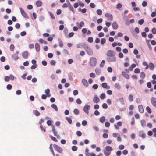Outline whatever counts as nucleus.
<instances>
[{"instance_id": "15", "label": "nucleus", "mask_w": 156, "mask_h": 156, "mask_svg": "<svg viewBox=\"0 0 156 156\" xmlns=\"http://www.w3.org/2000/svg\"><path fill=\"white\" fill-rule=\"evenodd\" d=\"M35 48L37 51L39 52L40 49V45L39 43H37L35 44Z\"/></svg>"}, {"instance_id": "5", "label": "nucleus", "mask_w": 156, "mask_h": 156, "mask_svg": "<svg viewBox=\"0 0 156 156\" xmlns=\"http://www.w3.org/2000/svg\"><path fill=\"white\" fill-rule=\"evenodd\" d=\"M51 127L52 128V131L54 136H56L57 138H58L59 137V135L57 134V132L56 130L55 127L54 125L51 126Z\"/></svg>"}, {"instance_id": "55", "label": "nucleus", "mask_w": 156, "mask_h": 156, "mask_svg": "<svg viewBox=\"0 0 156 156\" xmlns=\"http://www.w3.org/2000/svg\"><path fill=\"white\" fill-rule=\"evenodd\" d=\"M10 48L11 51H12L14 48V46L13 44H11L10 46Z\"/></svg>"}, {"instance_id": "19", "label": "nucleus", "mask_w": 156, "mask_h": 156, "mask_svg": "<svg viewBox=\"0 0 156 156\" xmlns=\"http://www.w3.org/2000/svg\"><path fill=\"white\" fill-rule=\"evenodd\" d=\"M36 4L37 6L40 7L42 5V3L41 1L40 0H38L36 2Z\"/></svg>"}, {"instance_id": "53", "label": "nucleus", "mask_w": 156, "mask_h": 156, "mask_svg": "<svg viewBox=\"0 0 156 156\" xmlns=\"http://www.w3.org/2000/svg\"><path fill=\"white\" fill-rule=\"evenodd\" d=\"M0 60L2 62H4L5 60V58L4 56H2L0 58Z\"/></svg>"}, {"instance_id": "23", "label": "nucleus", "mask_w": 156, "mask_h": 156, "mask_svg": "<svg viewBox=\"0 0 156 156\" xmlns=\"http://www.w3.org/2000/svg\"><path fill=\"white\" fill-rule=\"evenodd\" d=\"M105 116H102L99 119L100 122L101 123H103L105 120Z\"/></svg>"}, {"instance_id": "24", "label": "nucleus", "mask_w": 156, "mask_h": 156, "mask_svg": "<svg viewBox=\"0 0 156 156\" xmlns=\"http://www.w3.org/2000/svg\"><path fill=\"white\" fill-rule=\"evenodd\" d=\"M84 25V23L83 21H81L78 27L79 28L81 29Z\"/></svg>"}, {"instance_id": "27", "label": "nucleus", "mask_w": 156, "mask_h": 156, "mask_svg": "<svg viewBox=\"0 0 156 156\" xmlns=\"http://www.w3.org/2000/svg\"><path fill=\"white\" fill-rule=\"evenodd\" d=\"M95 72L97 74L99 75L101 73V70L100 69L96 68L95 70Z\"/></svg>"}, {"instance_id": "57", "label": "nucleus", "mask_w": 156, "mask_h": 156, "mask_svg": "<svg viewBox=\"0 0 156 156\" xmlns=\"http://www.w3.org/2000/svg\"><path fill=\"white\" fill-rule=\"evenodd\" d=\"M107 93L108 95H112V90H108L107 91Z\"/></svg>"}, {"instance_id": "40", "label": "nucleus", "mask_w": 156, "mask_h": 156, "mask_svg": "<svg viewBox=\"0 0 156 156\" xmlns=\"http://www.w3.org/2000/svg\"><path fill=\"white\" fill-rule=\"evenodd\" d=\"M93 38L91 37H90L88 38L87 41L90 43H92L93 42Z\"/></svg>"}, {"instance_id": "64", "label": "nucleus", "mask_w": 156, "mask_h": 156, "mask_svg": "<svg viewBox=\"0 0 156 156\" xmlns=\"http://www.w3.org/2000/svg\"><path fill=\"white\" fill-rule=\"evenodd\" d=\"M102 27L101 26H98L97 27V30L98 31H100L102 29Z\"/></svg>"}, {"instance_id": "20", "label": "nucleus", "mask_w": 156, "mask_h": 156, "mask_svg": "<svg viewBox=\"0 0 156 156\" xmlns=\"http://www.w3.org/2000/svg\"><path fill=\"white\" fill-rule=\"evenodd\" d=\"M149 68L150 69L152 70H153L154 68V64L151 63L150 62L149 63Z\"/></svg>"}, {"instance_id": "34", "label": "nucleus", "mask_w": 156, "mask_h": 156, "mask_svg": "<svg viewBox=\"0 0 156 156\" xmlns=\"http://www.w3.org/2000/svg\"><path fill=\"white\" fill-rule=\"evenodd\" d=\"M106 97L105 95V93L101 94L100 96V98L101 99H103Z\"/></svg>"}, {"instance_id": "16", "label": "nucleus", "mask_w": 156, "mask_h": 156, "mask_svg": "<svg viewBox=\"0 0 156 156\" xmlns=\"http://www.w3.org/2000/svg\"><path fill=\"white\" fill-rule=\"evenodd\" d=\"M101 86L103 88L106 89H109L110 88V87L109 86H108L107 83H102Z\"/></svg>"}, {"instance_id": "29", "label": "nucleus", "mask_w": 156, "mask_h": 156, "mask_svg": "<svg viewBox=\"0 0 156 156\" xmlns=\"http://www.w3.org/2000/svg\"><path fill=\"white\" fill-rule=\"evenodd\" d=\"M49 136H50V137L54 141L56 142H58V140L56 139V138L55 137L52 136V135H49Z\"/></svg>"}, {"instance_id": "61", "label": "nucleus", "mask_w": 156, "mask_h": 156, "mask_svg": "<svg viewBox=\"0 0 156 156\" xmlns=\"http://www.w3.org/2000/svg\"><path fill=\"white\" fill-rule=\"evenodd\" d=\"M119 57L120 58H122L123 57V54L122 52H120L118 54Z\"/></svg>"}, {"instance_id": "59", "label": "nucleus", "mask_w": 156, "mask_h": 156, "mask_svg": "<svg viewBox=\"0 0 156 156\" xmlns=\"http://www.w3.org/2000/svg\"><path fill=\"white\" fill-rule=\"evenodd\" d=\"M94 114L95 115L98 116L100 114V112L98 110H95L94 112Z\"/></svg>"}, {"instance_id": "48", "label": "nucleus", "mask_w": 156, "mask_h": 156, "mask_svg": "<svg viewBox=\"0 0 156 156\" xmlns=\"http://www.w3.org/2000/svg\"><path fill=\"white\" fill-rule=\"evenodd\" d=\"M147 2L146 1H144L143 2L142 5L143 7H145L147 5Z\"/></svg>"}, {"instance_id": "35", "label": "nucleus", "mask_w": 156, "mask_h": 156, "mask_svg": "<svg viewBox=\"0 0 156 156\" xmlns=\"http://www.w3.org/2000/svg\"><path fill=\"white\" fill-rule=\"evenodd\" d=\"M59 46L61 48L63 46V44L61 40H60L59 41Z\"/></svg>"}, {"instance_id": "6", "label": "nucleus", "mask_w": 156, "mask_h": 156, "mask_svg": "<svg viewBox=\"0 0 156 156\" xmlns=\"http://www.w3.org/2000/svg\"><path fill=\"white\" fill-rule=\"evenodd\" d=\"M90 105H86L84 107L83 111L87 114H88L89 112L88 110L90 109Z\"/></svg>"}, {"instance_id": "17", "label": "nucleus", "mask_w": 156, "mask_h": 156, "mask_svg": "<svg viewBox=\"0 0 156 156\" xmlns=\"http://www.w3.org/2000/svg\"><path fill=\"white\" fill-rule=\"evenodd\" d=\"M138 109L139 112L142 113L144 112V110L142 106L141 105H139L138 106Z\"/></svg>"}, {"instance_id": "41", "label": "nucleus", "mask_w": 156, "mask_h": 156, "mask_svg": "<svg viewBox=\"0 0 156 156\" xmlns=\"http://www.w3.org/2000/svg\"><path fill=\"white\" fill-rule=\"evenodd\" d=\"M72 150L73 151H76L77 150V147L76 146H73L72 147Z\"/></svg>"}, {"instance_id": "18", "label": "nucleus", "mask_w": 156, "mask_h": 156, "mask_svg": "<svg viewBox=\"0 0 156 156\" xmlns=\"http://www.w3.org/2000/svg\"><path fill=\"white\" fill-rule=\"evenodd\" d=\"M93 101L94 103H98L100 101V99L98 97H94L93 98Z\"/></svg>"}, {"instance_id": "30", "label": "nucleus", "mask_w": 156, "mask_h": 156, "mask_svg": "<svg viewBox=\"0 0 156 156\" xmlns=\"http://www.w3.org/2000/svg\"><path fill=\"white\" fill-rule=\"evenodd\" d=\"M33 113L36 116H39L40 115V112L37 110L34 111Z\"/></svg>"}, {"instance_id": "44", "label": "nucleus", "mask_w": 156, "mask_h": 156, "mask_svg": "<svg viewBox=\"0 0 156 156\" xmlns=\"http://www.w3.org/2000/svg\"><path fill=\"white\" fill-rule=\"evenodd\" d=\"M140 122L142 126H144L146 125V122L144 120H141Z\"/></svg>"}, {"instance_id": "39", "label": "nucleus", "mask_w": 156, "mask_h": 156, "mask_svg": "<svg viewBox=\"0 0 156 156\" xmlns=\"http://www.w3.org/2000/svg\"><path fill=\"white\" fill-rule=\"evenodd\" d=\"M105 63V61L104 60H102V62L100 65V66L101 67H102L104 66V64Z\"/></svg>"}, {"instance_id": "10", "label": "nucleus", "mask_w": 156, "mask_h": 156, "mask_svg": "<svg viewBox=\"0 0 156 156\" xmlns=\"http://www.w3.org/2000/svg\"><path fill=\"white\" fill-rule=\"evenodd\" d=\"M28 52L27 51H25L22 53L23 57L25 58H27L28 56Z\"/></svg>"}, {"instance_id": "50", "label": "nucleus", "mask_w": 156, "mask_h": 156, "mask_svg": "<svg viewBox=\"0 0 156 156\" xmlns=\"http://www.w3.org/2000/svg\"><path fill=\"white\" fill-rule=\"evenodd\" d=\"M140 72V69L139 68H136L134 70V72L136 73H139Z\"/></svg>"}, {"instance_id": "62", "label": "nucleus", "mask_w": 156, "mask_h": 156, "mask_svg": "<svg viewBox=\"0 0 156 156\" xmlns=\"http://www.w3.org/2000/svg\"><path fill=\"white\" fill-rule=\"evenodd\" d=\"M47 123L48 126H50L51 125L52 122L51 120H48L47 122Z\"/></svg>"}, {"instance_id": "14", "label": "nucleus", "mask_w": 156, "mask_h": 156, "mask_svg": "<svg viewBox=\"0 0 156 156\" xmlns=\"http://www.w3.org/2000/svg\"><path fill=\"white\" fill-rule=\"evenodd\" d=\"M82 82L83 84L86 87L88 86L89 84L87 80L85 79H83Z\"/></svg>"}, {"instance_id": "46", "label": "nucleus", "mask_w": 156, "mask_h": 156, "mask_svg": "<svg viewBox=\"0 0 156 156\" xmlns=\"http://www.w3.org/2000/svg\"><path fill=\"white\" fill-rule=\"evenodd\" d=\"M101 44H104L106 42V40L105 38H102L101 39Z\"/></svg>"}, {"instance_id": "58", "label": "nucleus", "mask_w": 156, "mask_h": 156, "mask_svg": "<svg viewBox=\"0 0 156 156\" xmlns=\"http://www.w3.org/2000/svg\"><path fill=\"white\" fill-rule=\"evenodd\" d=\"M6 88L8 90H10L12 88V86L10 84H8L6 86Z\"/></svg>"}, {"instance_id": "63", "label": "nucleus", "mask_w": 156, "mask_h": 156, "mask_svg": "<svg viewBox=\"0 0 156 156\" xmlns=\"http://www.w3.org/2000/svg\"><path fill=\"white\" fill-rule=\"evenodd\" d=\"M104 35V34L103 32H100L98 34V36L99 37H103Z\"/></svg>"}, {"instance_id": "28", "label": "nucleus", "mask_w": 156, "mask_h": 156, "mask_svg": "<svg viewBox=\"0 0 156 156\" xmlns=\"http://www.w3.org/2000/svg\"><path fill=\"white\" fill-rule=\"evenodd\" d=\"M51 106L52 108L55 109L56 111H58V107L55 104H53L51 105Z\"/></svg>"}, {"instance_id": "4", "label": "nucleus", "mask_w": 156, "mask_h": 156, "mask_svg": "<svg viewBox=\"0 0 156 156\" xmlns=\"http://www.w3.org/2000/svg\"><path fill=\"white\" fill-rule=\"evenodd\" d=\"M53 147L55 150H56L59 153H62V152L63 151V149L59 146L57 144H55L53 145Z\"/></svg>"}, {"instance_id": "11", "label": "nucleus", "mask_w": 156, "mask_h": 156, "mask_svg": "<svg viewBox=\"0 0 156 156\" xmlns=\"http://www.w3.org/2000/svg\"><path fill=\"white\" fill-rule=\"evenodd\" d=\"M105 16L107 18L108 20L111 21L112 20L113 17L112 15L108 13H107L105 14Z\"/></svg>"}, {"instance_id": "45", "label": "nucleus", "mask_w": 156, "mask_h": 156, "mask_svg": "<svg viewBox=\"0 0 156 156\" xmlns=\"http://www.w3.org/2000/svg\"><path fill=\"white\" fill-rule=\"evenodd\" d=\"M69 2H68V4H67L66 3H64L62 5V7L63 8H66V7H69Z\"/></svg>"}, {"instance_id": "8", "label": "nucleus", "mask_w": 156, "mask_h": 156, "mask_svg": "<svg viewBox=\"0 0 156 156\" xmlns=\"http://www.w3.org/2000/svg\"><path fill=\"white\" fill-rule=\"evenodd\" d=\"M20 12L22 16L26 18H28V16L24 12V10L21 8H20Z\"/></svg>"}, {"instance_id": "2", "label": "nucleus", "mask_w": 156, "mask_h": 156, "mask_svg": "<svg viewBox=\"0 0 156 156\" xmlns=\"http://www.w3.org/2000/svg\"><path fill=\"white\" fill-rule=\"evenodd\" d=\"M84 48L88 55H93V51L92 50L89 48L87 44H85L84 45Z\"/></svg>"}, {"instance_id": "3", "label": "nucleus", "mask_w": 156, "mask_h": 156, "mask_svg": "<svg viewBox=\"0 0 156 156\" xmlns=\"http://www.w3.org/2000/svg\"><path fill=\"white\" fill-rule=\"evenodd\" d=\"M97 60L96 58L94 57H92L90 58V65L92 66H94L96 64Z\"/></svg>"}, {"instance_id": "36", "label": "nucleus", "mask_w": 156, "mask_h": 156, "mask_svg": "<svg viewBox=\"0 0 156 156\" xmlns=\"http://www.w3.org/2000/svg\"><path fill=\"white\" fill-rule=\"evenodd\" d=\"M66 119L68 121V122L70 124H71L72 123V120L71 119V118L67 117L66 118Z\"/></svg>"}, {"instance_id": "13", "label": "nucleus", "mask_w": 156, "mask_h": 156, "mask_svg": "<svg viewBox=\"0 0 156 156\" xmlns=\"http://www.w3.org/2000/svg\"><path fill=\"white\" fill-rule=\"evenodd\" d=\"M112 27L114 29L116 30L118 27V26L116 22H114L112 24Z\"/></svg>"}, {"instance_id": "22", "label": "nucleus", "mask_w": 156, "mask_h": 156, "mask_svg": "<svg viewBox=\"0 0 156 156\" xmlns=\"http://www.w3.org/2000/svg\"><path fill=\"white\" fill-rule=\"evenodd\" d=\"M123 36V34L122 33H118L117 34V35H115L114 38L115 39H117L119 37H122Z\"/></svg>"}, {"instance_id": "52", "label": "nucleus", "mask_w": 156, "mask_h": 156, "mask_svg": "<svg viewBox=\"0 0 156 156\" xmlns=\"http://www.w3.org/2000/svg\"><path fill=\"white\" fill-rule=\"evenodd\" d=\"M138 23L140 25H142L144 23V20H140L138 21Z\"/></svg>"}, {"instance_id": "9", "label": "nucleus", "mask_w": 156, "mask_h": 156, "mask_svg": "<svg viewBox=\"0 0 156 156\" xmlns=\"http://www.w3.org/2000/svg\"><path fill=\"white\" fill-rule=\"evenodd\" d=\"M19 53V52L18 51H17L16 52V53L14 54L12 56V58L14 60H16L18 58V55Z\"/></svg>"}, {"instance_id": "32", "label": "nucleus", "mask_w": 156, "mask_h": 156, "mask_svg": "<svg viewBox=\"0 0 156 156\" xmlns=\"http://www.w3.org/2000/svg\"><path fill=\"white\" fill-rule=\"evenodd\" d=\"M104 153L105 156H108L111 154L110 152L105 151H104Z\"/></svg>"}, {"instance_id": "37", "label": "nucleus", "mask_w": 156, "mask_h": 156, "mask_svg": "<svg viewBox=\"0 0 156 156\" xmlns=\"http://www.w3.org/2000/svg\"><path fill=\"white\" fill-rule=\"evenodd\" d=\"M115 86L116 88L118 89H120L121 87L120 84L118 83H116L115 84Z\"/></svg>"}, {"instance_id": "60", "label": "nucleus", "mask_w": 156, "mask_h": 156, "mask_svg": "<svg viewBox=\"0 0 156 156\" xmlns=\"http://www.w3.org/2000/svg\"><path fill=\"white\" fill-rule=\"evenodd\" d=\"M15 27L17 29H19L20 28V26L19 23H17L15 24Z\"/></svg>"}, {"instance_id": "47", "label": "nucleus", "mask_w": 156, "mask_h": 156, "mask_svg": "<svg viewBox=\"0 0 156 156\" xmlns=\"http://www.w3.org/2000/svg\"><path fill=\"white\" fill-rule=\"evenodd\" d=\"M90 77L93 78H94L96 76L95 73H90Z\"/></svg>"}, {"instance_id": "7", "label": "nucleus", "mask_w": 156, "mask_h": 156, "mask_svg": "<svg viewBox=\"0 0 156 156\" xmlns=\"http://www.w3.org/2000/svg\"><path fill=\"white\" fill-rule=\"evenodd\" d=\"M151 101L152 105L156 108V98L152 97L151 99Z\"/></svg>"}, {"instance_id": "42", "label": "nucleus", "mask_w": 156, "mask_h": 156, "mask_svg": "<svg viewBox=\"0 0 156 156\" xmlns=\"http://www.w3.org/2000/svg\"><path fill=\"white\" fill-rule=\"evenodd\" d=\"M142 132H140V136L143 138H145L146 137V134L145 133H141Z\"/></svg>"}, {"instance_id": "43", "label": "nucleus", "mask_w": 156, "mask_h": 156, "mask_svg": "<svg viewBox=\"0 0 156 156\" xmlns=\"http://www.w3.org/2000/svg\"><path fill=\"white\" fill-rule=\"evenodd\" d=\"M73 112L76 115H78L79 113V111L77 109H75L74 110Z\"/></svg>"}, {"instance_id": "56", "label": "nucleus", "mask_w": 156, "mask_h": 156, "mask_svg": "<svg viewBox=\"0 0 156 156\" xmlns=\"http://www.w3.org/2000/svg\"><path fill=\"white\" fill-rule=\"evenodd\" d=\"M151 31L153 34H156V29L155 28H152V29Z\"/></svg>"}, {"instance_id": "31", "label": "nucleus", "mask_w": 156, "mask_h": 156, "mask_svg": "<svg viewBox=\"0 0 156 156\" xmlns=\"http://www.w3.org/2000/svg\"><path fill=\"white\" fill-rule=\"evenodd\" d=\"M129 101L130 102H132L133 101V95L132 94H130L128 97Z\"/></svg>"}, {"instance_id": "51", "label": "nucleus", "mask_w": 156, "mask_h": 156, "mask_svg": "<svg viewBox=\"0 0 156 156\" xmlns=\"http://www.w3.org/2000/svg\"><path fill=\"white\" fill-rule=\"evenodd\" d=\"M102 107L104 109H107L108 108V106L106 104L104 103L102 105Z\"/></svg>"}, {"instance_id": "38", "label": "nucleus", "mask_w": 156, "mask_h": 156, "mask_svg": "<svg viewBox=\"0 0 156 156\" xmlns=\"http://www.w3.org/2000/svg\"><path fill=\"white\" fill-rule=\"evenodd\" d=\"M97 13L99 15H101L102 14V11L101 9H98L96 11Z\"/></svg>"}, {"instance_id": "54", "label": "nucleus", "mask_w": 156, "mask_h": 156, "mask_svg": "<svg viewBox=\"0 0 156 156\" xmlns=\"http://www.w3.org/2000/svg\"><path fill=\"white\" fill-rule=\"evenodd\" d=\"M108 136V134L107 133H105L103 135V137L104 138H107Z\"/></svg>"}, {"instance_id": "33", "label": "nucleus", "mask_w": 156, "mask_h": 156, "mask_svg": "<svg viewBox=\"0 0 156 156\" xmlns=\"http://www.w3.org/2000/svg\"><path fill=\"white\" fill-rule=\"evenodd\" d=\"M147 111L149 113L151 114V110L149 106H147L146 108Z\"/></svg>"}, {"instance_id": "49", "label": "nucleus", "mask_w": 156, "mask_h": 156, "mask_svg": "<svg viewBox=\"0 0 156 156\" xmlns=\"http://www.w3.org/2000/svg\"><path fill=\"white\" fill-rule=\"evenodd\" d=\"M76 103L79 104H80L82 103L81 101L79 98H78L76 99Z\"/></svg>"}, {"instance_id": "26", "label": "nucleus", "mask_w": 156, "mask_h": 156, "mask_svg": "<svg viewBox=\"0 0 156 156\" xmlns=\"http://www.w3.org/2000/svg\"><path fill=\"white\" fill-rule=\"evenodd\" d=\"M145 74L144 72H141L140 74V76L141 78L143 79L145 78Z\"/></svg>"}, {"instance_id": "25", "label": "nucleus", "mask_w": 156, "mask_h": 156, "mask_svg": "<svg viewBox=\"0 0 156 156\" xmlns=\"http://www.w3.org/2000/svg\"><path fill=\"white\" fill-rule=\"evenodd\" d=\"M68 7H69V9L70 11H72L73 12H74V9L69 2V6Z\"/></svg>"}, {"instance_id": "1", "label": "nucleus", "mask_w": 156, "mask_h": 156, "mask_svg": "<svg viewBox=\"0 0 156 156\" xmlns=\"http://www.w3.org/2000/svg\"><path fill=\"white\" fill-rule=\"evenodd\" d=\"M107 55L108 56L107 59L110 62H115L116 60V58L114 52L111 50H108L107 53Z\"/></svg>"}, {"instance_id": "21", "label": "nucleus", "mask_w": 156, "mask_h": 156, "mask_svg": "<svg viewBox=\"0 0 156 156\" xmlns=\"http://www.w3.org/2000/svg\"><path fill=\"white\" fill-rule=\"evenodd\" d=\"M105 150L108 151L110 152L113 150V149L110 146H107L105 147Z\"/></svg>"}, {"instance_id": "12", "label": "nucleus", "mask_w": 156, "mask_h": 156, "mask_svg": "<svg viewBox=\"0 0 156 156\" xmlns=\"http://www.w3.org/2000/svg\"><path fill=\"white\" fill-rule=\"evenodd\" d=\"M122 74L124 77L125 78L127 79H129V78L130 76L126 72H123L122 73Z\"/></svg>"}]
</instances>
